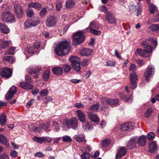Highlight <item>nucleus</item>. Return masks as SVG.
Returning a JSON list of instances; mask_svg holds the SVG:
<instances>
[{
	"instance_id": "obj_17",
	"label": "nucleus",
	"mask_w": 159,
	"mask_h": 159,
	"mask_svg": "<svg viewBox=\"0 0 159 159\" xmlns=\"http://www.w3.org/2000/svg\"><path fill=\"white\" fill-rule=\"evenodd\" d=\"M88 118L93 122L97 123L99 121V120L97 116L91 112H88Z\"/></svg>"
},
{
	"instance_id": "obj_58",
	"label": "nucleus",
	"mask_w": 159,
	"mask_h": 159,
	"mask_svg": "<svg viewBox=\"0 0 159 159\" xmlns=\"http://www.w3.org/2000/svg\"><path fill=\"white\" fill-rule=\"evenodd\" d=\"M53 125L54 129L55 131H57L59 130L60 126L57 122H53Z\"/></svg>"
},
{
	"instance_id": "obj_3",
	"label": "nucleus",
	"mask_w": 159,
	"mask_h": 159,
	"mask_svg": "<svg viewBox=\"0 0 159 159\" xmlns=\"http://www.w3.org/2000/svg\"><path fill=\"white\" fill-rule=\"evenodd\" d=\"M73 44L75 46L81 43L84 40L85 37L84 33L81 30L75 33L73 36Z\"/></svg>"
},
{
	"instance_id": "obj_56",
	"label": "nucleus",
	"mask_w": 159,
	"mask_h": 159,
	"mask_svg": "<svg viewBox=\"0 0 159 159\" xmlns=\"http://www.w3.org/2000/svg\"><path fill=\"white\" fill-rule=\"evenodd\" d=\"M99 107L97 104L93 105L89 108V110L91 111H97Z\"/></svg>"
},
{
	"instance_id": "obj_7",
	"label": "nucleus",
	"mask_w": 159,
	"mask_h": 159,
	"mask_svg": "<svg viewBox=\"0 0 159 159\" xmlns=\"http://www.w3.org/2000/svg\"><path fill=\"white\" fill-rule=\"evenodd\" d=\"M130 83L129 84V86L132 89H134L137 87L136 82L137 80V75L136 73L134 72L131 73L130 75Z\"/></svg>"
},
{
	"instance_id": "obj_31",
	"label": "nucleus",
	"mask_w": 159,
	"mask_h": 159,
	"mask_svg": "<svg viewBox=\"0 0 159 159\" xmlns=\"http://www.w3.org/2000/svg\"><path fill=\"white\" fill-rule=\"evenodd\" d=\"M32 26H34L39 24L40 22L39 18L38 17H34L31 20Z\"/></svg>"
},
{
	"instance_id": "obj_29",
	"label": "nucleus",
	"mask_w": 159,
	"mask_h": 159,
	"mask_svg": "<svg viewBox=\"0 0 159 159\" xmlns=\"http://www.w3.org/2000/svg\"><path fill=\"white\" fill-rule=\"evenodd\" d=\"M150 13L151 14H153L155 13L159 12L158 11L157 8V7L152 4L150 5L149 7Z\"/></svg>"
},
{
	"instance_id": "obj_26",
	"label": "nucleus",
	"mask_w": 159,
	"mask_h": 159,
	"mask_svg": "<svg viewBox=\"0 0 159 159\" xmlns=\"http://www.w3.org/2000/svg\"><path fill=\"white\" fill-rule=\"evenodd\" d=\"M27 6L29 7H34L39 10L41 9V5L38 2L29 3L28 4Z\"/></svg>"
},
{
	"instance_id": "obj_42",
	"label": "nucleus",
	"mask_w": 159,
	"mask_h": 159,
	"mask_svg": "<svg viewBox=\"0 0 159 159\" xmlns=\"http://www.w3.org/2000/svg\"><path fill=\"white\" fill-rule=\"evenodd\" d=\"M3 60H7L10 63H13L14 62L15 59L11 56H5L3 57Z\"/></svg>"
},
{
	"instance_id": "obj_40",
	"label": "nucleus",
	"mask_w": 159,
	"mask_h": 159,
	"mask_svg": "<svg viewBox=\"0 0 159 159\" xmlns=\"http://www.w3.org/2000/svg\"><path fill=\"white\" fill-rule=\"evenodd\" d=\"M136 52L140 56L143 57H146L147 53H146L145 50L141 49H137Z\"/></svg>"
},
{
	"instance_id": "obj_57",
	"label": "nucleus",
	"mask_w": 159,
	"mask_h": 159,
	"mask_svg": "<svg viewBox=\"0 0 159 159\" xmlns=\"http://www.w3.org/2000/svg\"><path fill=\"white\" fill-rule=\"evenodd\" d=\"M26 14L28 17H30L34 15V13L32 9H30L28 11H27Z\"/></svg>"
},
{
	"instance_id": "obj_13",
	"label": "nucleus",
	"mask_w": 159,
	"mask_h": 159,
	"mask_svg": "<svg viewBox=\"0 0 159 159\" xmlns=\"http://www.w3.org/2000/svg\"><path fill=\"white\" fill-rule=\"evenodd\" d=\"M134 123L131 122L126 123L122 125L121 129L122 131H131L134 127Z\"/></svg>"
},
{
	"instance_id": "obj_2",
	"label": "nucleus",
	"mask_w": 159,
	"mask_h": 159,
	"mask_svg": "<svg viewBox=\"0 0 159 159\" xmlns=\"http://www.w3.org/2000/svg\"><path fill=\"white\" fill-rule=\"evenodd\" d=\"M78 120L75 117H72L69 120L67 118L63 120L62 123L68 129L71 128L75 130L78 129Z\"/></svg>"
},
{
	"instance_id": "obj_12",
	"label": "nucleus",
	"mask_w": 159,
	"mask_h": 159,
	"mask_svg": "<svg viewBox=\"0 0 159 159\" xmlns=\"http://www.w3.org/2000/svg\"><path fill=\"white\" fill-rule=\"evenodd\" d=\"M14 11L18 18H21L23 15V11L20 5L15 4L14 6Z\"/></svg>"
},
{
	"instance_id": "obj_48",
	"label": "nucleus",
	"mask_w": 159,
	"mask_h": 159,
	"mask_svg": "<svg viewBox=\"0 0 159 159\" xmlns=\"http://www.w3.org/2000/svg\"><path fill=\"white\" fill-rule=\"evenodd\" d=\"M99 25L94 21H93L90 24L89 26L90 28H96L98 29L99 28Z\"/></svg>"
},
{
	"instance_id": "obj_22",
	"label": "nucleus",
	"mask_w": 159,
	"mask_h": 159,
	"mask_svg": "<svg viewBox=\"0 0 159 159\" xmlns=\"http://www.w3.org/2000/svg\"><path fill=\"white\" fill-rule=\"evenodd\" d=\"M0 30L5 34H7L10 32L9 29L8 27L2 23H0Z\"/></svg>"
},
{
	"instance_id": "obj_24",
	"label": "nucleus",
	"mask_w": 159,
	"mask_h": 159,
	"mask_svg": "<svg viewBox=\"0 0 159 159\" xmlns=\"http://www.w3.org/2000/svg\"><path fill=\"white\" fill-rule=\"evenodd\" d=\"M85 136L84 135L81 134H79L76 135L74 138V139L78 142H81L86 141L85 139Z\"/></svg>"
},
{
	"instance_id": "obj_55",
	"label": "nucleus",
	"mask_w": 159,
	"mask_h": 159,
	"mask_svg": "<svg viewBox=\"0 0 159 159\" xmlns=\"http://www.w3.org/2000/svg\"><path fill=\"white\" fill-rule=\"evenodd\" d=\"M62 140L63 141L68 142L72 141V139L70 136L65 135L63 137Z\"/></svg>"
},
{
	"instance_id": "obj_60",
	"label": "nucleus",
	"mask_w": 159,
	"mask_h": 159,
	"mask_svg": "<svg viewBox=\"0 0 159 159\" xmlns=\"http://www.w3.org/2000/svg\"><path fill=\"white\" fill-rule=\"evenodd\" d=\"M15 50V48H14V47L11 48L8 51H7L6 52V54H13Z\"/></svg>"
},
{
	"instance_id": "obj_39",
	"label": "nucleus",
	"mask_w": 159,
	"mask_h": 159,
	"mask_svg": "<svg viewBox=\"0 0 159 159\" xmlns=\"http://www.w3.org/2000/svg\"><path fill=\"white\" fill-rule=\"evenodd\" d=\"M75 5V2L72 0H68L66 1V7L72 8Z\"/></svg>"
},
{
	"instance_id": "obj_51",
	"label": "nucleus",
	"mask_w": 159,
	"mask_h": 159,
	"mask_svg": "<svg viewBox=\"0 0 159 159\" xmlns=\"http://www.w3.org/2000/svg\"><path fill=\"white\" fill-rule=\"evenodd\" d=\"M147 136L148 140L150 141L153 139L155 138V134L154 133L150 132L148 134Z\"/></svg>"
},
{
	"instance_id": "obj_15",
	"label": "nucleus",
	"mask_w": 159,
	"mask_h": 159,
	"mask_svg": "<svg viewBox=\"0 0 159 159\" xmlns=\"http://www.w3.org/2000/svg\"><path fill=\"white\" fill-rule=\"evenodd\" d=\"M136 141V139L135 138L130 139L127 143V148L130 150L135 148L137 144Z\"/></svg>"
},
{
	"instance_id": "obj_11",
	"label": "nucleus",
	"mask_w": 159,
	"mask_h": 159,
	"mask_svg": "<svg viewBox=\"0 0 159 159\" xmlns=\"http://www.w3.org/2000/svg\"><path fill=\"white\" fill-rule=\"evenodd\" d=\"M16 92V88L15 86H11L5 95L6 99L8 100L11 98Z\"/></svg>"
},
{
	"instance_id": "obj_45",
	"label": "nucleus",
	"mask_w": 159,
	"mask_h": 159,
	"mask_svg": "<svg viewBox=\"0 0 159 159\" xmlns=\"http://www.w3.org/2000/svg\"><path fill=\"white\" fill-rule=\"evenodd\" d=\"M82 159H89L90 155L89 153L84 152L81 155Z\"/></svg>"
},
{
	"instance_id": "obj_5",
	"label": "nucleus",
	"mask_w": 159,
	"mask_h": 159,
	"mask_svg": "<svg viewBox=\"0 0 159 159\" xmlns=\"http://www.w3.org/2000/svg\"><path fill=\"white\" fill-rule=\"evenodd\" d=\"M57 20L54 16H50L47 17L45 20L46 25L49 27H52L56 26Z\"/></svg>"
},
{
	"instance_id": "obj_33",
	"label": "nucleus",
	"mask_w": 159,
	"mask_h": 159,
	"mask_svg": "<svg viewBox=\"0 0 159 159\" xmlns=\"http://www.w3.org/2000/svg\"><path fill=\"white\" fill-rule=\"evenodd\" d=\"M73 69L76 72H81V67L80 63H78L74 64L72 65Z\"/></svg>"
},
{
	"instance_id": "obj_9",
	"label": "nucleus",
	"mask_w": 159,
	"mask_h": 159,
	"mask_svg": "<svg viewBox=\"0 0 159 159\" xmlns=\"http://www.w3.org/2000/svg\"><path fill=\"white\" fill-rule=\"evenodd\" d=\"M41 67H39L37 69H34V68L30 67L28 69V72L34 78H37L39 76V71L41 70Z\"/></svg>"
},
{
	"instance_id": "obj_43",
	"label": "nucleus",
	"mask_w": 159,
	"mask_h": 159,
	"mask_svg": "<svg viewBox=\"0 0 159 159\" xmlns=\"http://www.w3.org/2000/svg\"><path fill=\"white\" fill-rule=\"evenodd\" d=\"M62 68L65 72H69L71 70V67L67 64H65L63 65Z\"/></svg>"
},
{
	"instance_id": "obj_23",
	"label": "nucleus",
	"mask_w": 159,
	"mask_h": 159,
	"mask_svg": "<svg viewBox=\"0 0 159 159\" xmlns=\"http://www.w3.org/2000/svg\"><path fill=\"white\" fill-rule=\"evenodd\" d=\"M149 151L151 153H154L157 150V144L153 142H151L149 145Z\"/></svg>"
},
{
	"instance_id": "obj_28",
	"label": "nucleus",
	"mask_w": 159,
	"mask_h": 159,
	"mask_svg": "<svg viewBox=\"0 0 159 159\" xmlns=\"http://www.w3.org/2000/svg\"><path fill=\"white\" fill-rule=\"evenodd\" d=\"M131 96L130 95L129 97H128V96H126L125 95L123 94H122L120 95V97L122 100H124L125 101L130 103L132 101V99L131 98Z\"/></svg>"
},
{
	"instance_id": "obj_18",
	"label": "nucleus",
	"mask_w": 159,
	"mask_h": 159,
	"mask_svg": "<svg viewBox=\"0 0 159 159\" xmlns=\"http://www.w3.org/2000/svg\"><path fill=\"white\" fill-rule=\"evenodd\" d=\"M127 152L126 149L125 147H121L118 150V151L116 155V158H120L125 155Z\"/></svg>"
},
{
	"instance_id": "obj_50",
	"label": "nucleus",
	"mask_w": 159,
	"mask_h": 159,
	"mask_svg": "<svg viewBox=\"0 0 159 159\" xmlns=\"http://www.w3.org/2000/svg\"><path fill=\"white\" fill-rule=\"evenodd\" d=\"M152 111V110L151 108L149 107L145 113V116L146 118L148 117L151 115Z\"/></svg>"
},
{
	"instance_id": "obj_8",
	"label": "nucleus",
	"mask_w": 159,
	"mask_h": 159,
	"mask_svg": "<svg viewBox=\"0 0 159 159\" xmlns=\"http://www.w3.org/2000/svg\"><path fill=\"white\" fill-rule=\"evenodd\" d=\"M106 19L108 24H113L116 22V19L114 15L111 12L108 11L106 13Z\"/></svg>"
},
{
	"instance_id": "obj_62",
	"label": "nucleus",
	"mask_w": 159,
	"mask_h": 159,
	"mask_svg": "<svg viewBox=\"0 0 159 159\" xmlns=\"http://www.w3.org/2000/svg\"><path fill=\"white\" fill-rule=\"evenodd\" d=\"M48 94V91L46 89H43L40 91V94L42 96H45Z\"/></svg>"
},
{
	"instance_id": "obj_59",
	"label": "nucleus",
	"mask_w": 159,
	"mask_h": 159,
	"mask_svg": "<svg viewBox=\"0 0 159 159\" xmlns=\"http://www.w3.org/2000/svg\"><path fill=\"white\" fill-rule=\"evenodd\" d=\"M153 20L154 22H159V12H158L153 18Z\"/></svg>"
},
{
	"instance_id": "obj_4",
	"label": "nucleus",
	"mask_w": 159,
	"mask_h": 159,
	"mask_svg": "<svg viewBox=\"0 0 159 159\" xmlns=\"http://www.w3.org/2000/svg\"><path fill=\"white\" fill-rule=\"evenodd\" d=\"M155 72V69L153 66L152 65L148 66L144 73V78L147 82L149 81L150 78L153 77Z\"/></svg>"
},
{
	"instance_id": "obj_35",
	"label": "nucleus",
	"mask_w": 159,
	"mask_h": 159,
	"mask_svg": "<svg viewBox=\"0 0 159 159\" xmlns=\"http://www.w3.org/2000/svg\"><path fill=\"white\" fill-rule=\"evenodd\" d=\"M40 127L45 130V131L48 132L51 130L50 129L49 123L48 122L46 124H42L40 125Z\"/></svg>"
},
{
	"instance_id": "obj_20",
	"label": "nucleus",
	"mask_w": 159,
	"mask_h": 159,
	"mask_svg": "<svg viewBox=\"0 0 159 159\" xmlns=\"http://www.w3.org/2000/svg\"><path fill=\"white\" fill-rule=\"evenodd\" d=\"M76 113L79 118V120L81 122H84L85 121V115L81 111L78 110Z\"/></svg>"
},
{
	"instance_id": "obj_34",
	"label": "nucleus",
	"mask_w": 159,
	"mask_h": 159,
	"mask_svg": "<svg viewBox=\"0 0 159 159\" xmlns=\"http://www.w3.org/2000/svg\"><path fill=\"white\" fill-rule=\"evenodd\" d=\"M7 117L3 114L1 115L0 116V123L2 126H4L7 121Z\"/></svg>"
},
{
	"instance_id": "obj_53",
	"label": "nucleus",
	"mask_w": 159,
	"mask_h": 159,
	"mask_svg": "<svg viewBox=\"0 0 159 159\" xmlns=\"http://www.w3.org/2000/svg\"><path fill=\"white\" fill-rule=\"evenodd\" d=\"M93 125L91 123L87 122L85 125V129L91 130L93 129Z\"/></svg>"
},
{
	"instance_id": "obj_63",
	"label": "nucleus",
	"mask_w": 159,
	"mask_h": 159,
	"mask_svg": "<svg viewBox=\"0 0 159 159\" xmlns=\"http://www.w3.org/2000/svg\"><path fill=\"white\" fill-rule=\"evenodd\" d=\"M44 142H46L48 143H51V142L52 139L48 137H44Z\"/></svg>"
},
{
	"instance_id": "obj_16",
	"label": "nucleus",
	"mask_w": 159,
	"mask_h": 159,
	"mask_svg": "<svg viewBox=\"0 0 159 159\" xmlns=\"http://www.w3.org/2000/svg\"><path fill=\"white\" fill-rule=\"evenodd\" d=\"M19 85L21 88L26 90L31 89L34 87V85H32L31 83L26 82H20Z\"/></svg>"
},
{
	"instance_id": "obj_64",
	"label": "nucleus",
	"mask_w": 159,
	"mask_h": 159,
	"mask_svg": "<svg viewBox=\"0 0 159 159\" xmlns=\"http://www.w3.org/2000/svg\"><path fill=\"white\" fill-rule=\"evenodd\" d=\"M8 156L5 153H3L0 156V159H8Z\"/></svg>"
},
{
	"instance_id": "obj_32",
	"label": "nucleus",
	"mask_w": 159,
	"mask_h": 159,
	"mask_svg": "<svg viewBox=\"0 0 159 159\" xmlns=\"http://www.w3.org/2000/svg\"><path fill=\"white\" fill-rule=\"evenodd\" d=\"M50 77V71L47 70L44 71L43 74V78L45 81H47Z\"/></svg>"
},
{
	"instance_id": "obj_41",
	"label": "nucleus",
	"mask_w": 159,
	"mask_h": 159,
	"mask_svg": "<svg viewBox=\"0 0 159 159\" xmlns=\"http://www.w3.org/2000/svg\"><path fill=\"white\" fill-rule=\"evenodd\" d=\"M33 140L34 141L41 144L44 143V137H35L33 138Z\"/></svg>"
},
{
	"instance_id": "obj_27",
	"label": "nucleus",
	"mask_w": 159,
	"mask_h": 159,
	"mask_svg": "<svg viewBox=\"0 0 159 159\" xmlns=\"http://www.w3.org/2000/svg\"><path fill=\"white\" fill-rule=\"evenodd\" d=\"M149 28L152 31L159 33V24H153L149 26Z\"/></svg>"
},
{
	"instance_id": "obj_10",
	"label": "nucleus",
	"mask_w": 159,
	"mask_h": 159,
	"mask_svg": "<svg viewBox=\"0 0 159 159\" xmlns=\"http://www.w3.org/2000/svg\"><path fill=\"white\" fill-rule=\"evenodd\" d=\"M12 74V71L10 68L3 69L0 72L1 75L6 79H8L11 77Z\"/></svg>"
},
{
	"instance_id": "obj_14",
	"label": "nucleus",
	"mask_w": 159,
	"mask_h": 159,
	"mask_svg": "<svg viewBox=\"0 0 159 159\" xmlns=\"http://www.w3.org/2000/svg\"><path fill=\"white\" fill-rule=\"evenodd\" d=\"M148 41L146 40L140 43L141 45L143 46L144 50H145L147 54L151 52L152 49V47L147 43Z\"/></svg>"
},
{
	"instance_id": "obj_38",
	"label": "nucleus",
	"mask_w": 159,
	"mask_h": 159,
	"mask_svg": "<svg viewBox=\"0 0 159 159\" xmlns=\"http://www.w3.org/2000/svg\"><path fill=\"white\" fill-rule=\"evenodd\" d=\"M0 142L5 145H7L8 144L6 138L3 135L1 134H0Z\"/></svg>"
},
{
	"instance_id": "obj_6",
	"label": "nucleus",
	"mask_w": 159,
	"mask_h": 159,
	"mask_svg": "<svg viewBox=\"0 0 159 159\" xmlns=\"http://www.w3.org/2000/svg\"><path fill=\"white\" fill-rule=\"evenodd\" d=\"M15 18V16L9 11H6L2 13V19L3 21L10 22L14 21Z\"/></svg>"
},
{
	"instance_id": "obj_49",
	"label": "nucleus",
	"mask_w": 159,
	"mask_h": 159,
	"mask_svg": "<svg viewBox=\"0 0 159 159\" xmlns=\"http://www.w3.org/2000/svg\"><path fill=\"white\" fill-rule=\"evenodd\" d=\"M89 31L93 34L97 35H100L101 32V31L94 30L93 28H89Z\"/></svg>"
},
{
	"instance_id": "obj_36",
	"label": "nucleus",
	"mask_w": 159,
	"mask_h": 159,
	"mask_svg": "<svg viewBox=\"0 0 159 159\" xmlns=\"http://www.w3.org/2000/svg\"><path fill=\"white\" fill-rule=\"evenodd\" d=\"M9 45L8 42L7 41L0 40V48L4 49Z\"/></svg>"
},
{
	"instance_id": "obj_44",
	"label": "nucleus",
	"mask_w": 159,
	"mask_h": 159,
	"mask_svg": "<svg viewBox=\"0 0 159 159\" xmlns=\"http://www.w3.org/2000/svg\"><path fill=\"white\" fill-rule=\"evenodd\" d=\"M47 9L46 8H43L40 12V16L41 18L44 17L47 12Z\"/></svg>"
},
{
	"instance_id": "obj_47",
	"label": "nucleus",
	"mask_w": 159,
	"mask_h": 159,
	"mask_svg": "<svg viewBox=\"0 0 159 159\" xmlns=\"http://www.w3.org/2000/svg\"><path fill=\"white\" fill-rule=\"evenodd\" d=\"M61 7V2L60 0H57L56 2V8L57 10L58 11H60Z\"/></svg>"
},
{
	"instance_id": "obj_21",
	"label": "nucleus",
	"mask_w": 159,
	"mask_h": 159,
	"mask_svg": "<svg viewBox=\"0 0 159 159\" xmlns=\"http://www.w3.org/2000/svg\"><path fill=\"white\" fill-rule=\"evenodd\" d=\"M92 52V51L91 49L86 48L81 50L80 53L82 56H88L91 55Z\"/></svg>"
},
{
	"instance_id": "obj_1",
	"label": "nucleus",
	"mask_w": 159,
	"mask_h": 159,
	"mask_svg": "<svg viewBox=\"0 0 159 159\" xmlns=\"http://www.w3.org/2000/svg\"><path fill=\"white\" fill-rule=\"evenodd\" d=\"M70 43L65 40L61 42L58 47L55 49L56 53L60 56L67 55L70 49Z\"/></svg>"
},
{
	"instance_id": "obj_19",
	"label": "nucleus",
	"mask_w": 159,
	"mask_h": 159,
	"mask_svg": "<svg viewBox=\"0 0 159 159\" xmlns=\"http://www.w3.org/2000/svg\"><path fill=\"white\" fill-rule=\"evenodd\" d=\"M146 136L142 135L140 136L138 140V143L140 146H144L146 143Z\"/></svg>"
},
{
	"instance_id": "obj_37",
	"label": "nucleus",
	"mask_w": 159,
	"mask_h": 159,
	"mask_svg": "<svg viewBox=\"0 0 159 159\" xmlns=\"http://www.w3.org/2000/svg\"><path fill=\"white\" fill-rule=\"evenodd\" d=\"M118 100L117 99H108L107 104L116 106L118 104Z\"/></svg>"
},
{
	"instance_id": "obj_54",
	"label": "nucleus",
	"mask_w": 159,
	"mask_h": 159,
	"mask_svg": "<svg viewBox=\"0 0 159 159\" xmlns=\"http://www.w3.org/2000/svg\"><path fill=\"white\" fill-rule=\"evenodd\" d=\"M110 143V141L108 139H105L103 140L101 143V145L103 147H106L108 146Z\"/></svg>"
},
{
	"instance_id": "obj_52",
	"label": "nucleus",
	"mask_w": 159,
	"mask_h": 159,
	"mask_svg": "<svg viewBox=\"0 0 159 159\" xmlns=\"http://www.w3.org/2000/svg\"><path fill=\"white\" fill-rule=\"evenodd\" d=\"M24 27L27 28L30 27H33L32 26V23L31 20H26L24 23Z\"/></svg>"
},
{
	"instance_id": "obj_61",
	"label": "nucleus",
	"mask_w": 159,
	"mask_h": 159,
	"mask_svg": "<svg viewBox=\"0 0 159 159\" xmlns=\"http://www.w3.org/2000/svg\"><path fill=\"white\" fill-rule=\"evenodd\" d=\"M108 100V99L107 98L102 97L101 98V101L103 105H106L107 104Z\"/></svg>"
},
{
	"instance_id": "obj_46",
	"label": "nucleus",
	"mask_w": 159,
	"mask_h": 159,
	"mask_svg": "<svg viewBox=\"0 0 159 159\" xmlns=\"http://www.w3.org/2000/svg\"><path fill=\"white\" fill-rule=\"evenodd\" d=\"M138 4L139 5L137 7L136 10L137 11L136 15L137 16H139V15L141 14L142 8L140 3L139 2Z\"/></svg>"
},
{
	"instance_id": "obj_30",
	"label": "nucleus",
	"mask_w": 159,
	"mask_h": 159,
	"mask_svg": "<svg viewBox=\"0 0 159 159\" xmlns=\"http://www.w3.org/2000/svg\"><path fill=\"white\" fill-rule=\"evenodd\" d=\"M70 62L71 63V65L74 64L78 63H80V59L77 56L71 57L69 59Z\"/></svg>"
},
{
	"instance_id": "obj_25",
	"label": "nucleus",
	"mask_w": 159,
	"mask_h": 159,
	"mask_svg": "<svg viewBox=\"0 0 159 159\" xmlns=\"http://www.w3.org/2000/svg\"><path fill=\"white\" fill-rule=\"evenodd\" d=\"M52 70L53 73L57 75H60L63 73L62 69L59 67H55L52 68Z\"/></svg>"
}]
</instances>
